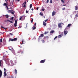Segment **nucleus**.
Wrapping results in <instances>:
<instances>
[{"instance_id": "obj_34", "label": "nucleus", "mask_w": 78, "mask_h": 78, "mask_svg": "<svg viewBox=\"0 0 78 78\" xmlns=\"http://www.w3.org/2000/svg\"><path fill=\"white\" fill-rule=\"evenodd\" d=\"M50 3H52V0H50Z\"/></svg>"}, {"instance_id": "obj_57", "label": "nucleus", "mask_w": 78, "mask_h": 78, "mask_svg": "<svg viewBox=\"0 0 78 78\" xmlns=\"http://www.w3.org/2000/svg\"><path fill=\"white\" fill-rule=\"evenodd\" d=\"M23 44V43H21V45H22V44Z\"/></svg>"}, {"instance_id": "obj_27", "label": "nucleus", "mask_w": 78, "mask_h": 78, "mask_svg": "<svg viewBox=\"0 0 78 78\" xmlns=\"http://www.w3.org/2000/svg\"><path fill=\"white\" fill-rule=\"evenodd\" d=\"M15 23L17 24V20H15Z\"/></svg>"}, {"instance_id": "obj_26", "label": "nucleus", "mask_w": 78, "mask_h": 78, "mask_svg": "<svg viewBox=\"0 0 78 78\" xmlns=\"http://www.w3.org/2000/svg\"><path fill=\"white\" fill-rule=\"evenodd\" d=\"M40 15H41V16H43V13H42L41 12H40Z\"/></svg>"}, {"instance_id": "obj_20", "label": "nucleus", "mask_w": 78, "mask_h": 78, "mask_svg": "<svg viewBox=\"0 0 78 78\" xmlns=\"http://www.w3.org/2000/svg\"><path fill=\"white\" fill-rule=\"evenodd\" d=\"M4 59H6V56H4L3 57Z\"/></svg>"}, {"instance_id": "obj_59", "label": "nucleus", "mask_w": 78, "mask_h": 78, "mask_svg": "<svg viewBox=\"0 0 78 78\" xmlns=\"http://www.w3.org/2000/svg\"><path fill=\"white\" fill-rule=\"evenodd\" d=\"M46 37H48V36H47Z\"/></svg>"}, {"instance_id": "obj_42", "label": "nucleus", "mask_w": 78, "mask_h": 78, "mask_svg": "<svg viewBox=\"0 0 78 78\" xmlns=\"http://www.w3.org/2000/svg\"><path fill=\"white\" fill-rule=\"evenodd\" d=\"M42 11H45V9H42Z\"/></svg>"}, {"instance_id": "obj_3", "label": "nucleus", "mask_w": 78, "mask_h": 78, "mask_svg": "<svg viewBox=\"0 0 78 78\" xmlns=\"http://www.w3.org/2000/svg\"><path fill=\"white\" fill-rule=\"evenodd\" d=\"M26 1H25L24 2V3L23 4V8H25L26 7Z\"/></svg>"}, {"instance_id": "obj_4", "label": "nucleus", "mask_w": 78, "mask_h": 78, "mask_svg": "<svg viewBox=\"0 0 78 78\" xmlns=\"http://www.w3.org/2000/svg\"><path fill=\"white\" fill-rule=\"evenodd\" d=\"M44 36V34H41L40 35V36H39L38 39L41 38V37H43Z\"/></svg>"}, {"instance_id": "obj_45", "label": "nucleus", "mask_w": 78, "mask_h": 78, "mask_svg": "<svg viewBox=\"0 0 78 78\" xmlns=\"http://www.w3.org/2000/svg\"><path fill=\"white\" fill-rule=\"evenodd\" d=\"M4 70L5 71V72H6V69L4 68Z\"/></svg>"}, {"instance_id": "obj_61", "label": "nucleus", "mask_w": 78, "mask_h": 78, "mask_svg": "<svg viewBox=\"0 0 78 78\" xmlns=\"http://www.w3.org/2000/svg\"><path fill=\"white\" fill-rule=\"evenodd\" d=\"M1 42H0V45H1V43H0Z\"/></svg>"}, {"instance_id": "obj_11", "label": "nucleus", "mask_w": 78, "mask_h": 78, "mask_svg": "<svg viewBox=\"0 0 78 78\" xmlns=\"http://www.w3.org/2000/svg\"><path fill=\"white\" fill-rule=\"evenodd\" d=\"M43 25L44 26H46V25H47V24H46V23L45 22H44V21L43 22Z\"/></svg>"}, {"instance_id": "obj_63", "label": "nucleus", "mask_w": 78, "mask_h": 78, "mask_svg": "<svg viewBox=\"0 0 78 78\" xmlns=\"http://www.w3.org/2000/svg\"><path fill=\"white\" fill-rule=\"evenodd\" d=\"M20 47V48H22V46H21Z\"/></svg>"}, {"instance_id": "obj_22", "label": "nucleus", "mask_w": 78, "mask_h": 78, "mask_svg": "<svg viewBox=\"0 0 78 78\" xmlns=\"http://www.w3.org/2000/svg\"><path fill=\"white\" fill-rule=\"evenodd\" d=\"M22 16H20V18L19 19L20 20H22Z\"/></svg>"}, {"instance_id": "obj_29", "label": "nucleus", "mask_w": 78, "mask_h": 78, "mask_svg": "<svg viewBox=\"0 0 78 78\" xmlns=\"http://www.w3.org/2000/svg\"><path fill=\"white\" fill-rule=\"evenodd\" d=\"M42 43H44L45 42V41L44 40H41Z\"/></svg>"}, {"instance_id": "obj_49", "label": "nucleus", "mask_w": 78, "mask_h": 78, "mask_svg": "<svg viewBox=\"0 0 78 78\" xmlns=\"http://www.w3.org/2000/svg\"><path fill=\"white\" fill-rule=\"evenodd\" d=\"M37 10H38V9H39V7H37Z\"/></svg>"}, {"instance_id": "obj_6", "label": "nucleus", "mask_w": 78, "mask_h": 78, "mask_svg": "<svg viewBox=\"0 0 78 78\" xmlns=\"http://www.w3.org/2000/svg\"><path fill=\"white\" fill-rule=\"evenodd\" d=\"M55 14H56V12H55V11H53L52 13V16H54Z\"/></svg>"}, {"instance_id": "obj_8", "label": "nucleus", "mask_w": 78, "mask_h": 78, "mask_svg": "<svg viewBox=\"0 0 78 78\" xmlns=\"http://www.w3.org/2000/svg\"><path fill=\"white\" fill-rule=\"evenodd\" d=\"M2 71L0 69V77H2Z\"/></svg>"}, {"instance_id": "obj_39", "label": "nucleus", "mask_w": 78, "mask_h": 78, "mask_svg": "<svg viewBox=\"0 0 78 78\" xmlns=\"http://www.w3.org/2000/svg\"><path fill=\"white\" fill-rule=\"evenodd\" d=\"M66 9V8H63L62 9V10H65V9Z\"/></svg>"}, {"instance_id": "obj_15", "label": "nucleus", "mask_w": 78, "mask_h": 78, "mask_svg": "<svg viewBox=\"0 0 78 78\" xmlns=\"http://www.w3.org/2000/svg\"><path fill=\"white\" fill-rule=\"evenodd\" d=\"M54 32H55V31H54V30H51L50 32V34L51 33H54Z\"/></svg>"}, {"instance_id": "obj_25", "label": "nucleus", "mask_w": 78, "mask_h": 78, "mask_svg": "<svg viewBox=\"0 0 78 78\" xmlns=\"http://www.w3.org/2000/svg\"><path fill=\"white\" fill-rule=\"evenodd\" d=\"M48 33V32H44V34H47Z\"/></svg>"}, {"instance_id": "obj_5", "label": "nucleus", "mask_w": 78, "mask_h": 78, "mask_svg": "<svg viewBox=\"0 0 78 78\" xmlns=\"http://www.w3.org/2000/svg\"><path fill=\"white\" fill-rule=\"evenodd\" d=\"M45 59H44V60H42L40 61V63H44L45 62Z\"/></svg>"}, {"instance_id": "obj_24", "label": "nucleus", "mask_w": 78, "mask_h": 78, "mask_svg": "<svg viewBox=\"0 0 78 78\" xmlns=\"http://www.w3.org/2000/svg\"><path fill=\"white\" fill-rule=\"evenodd\" d=\"M2 38H1L0 39V42H2Z\"/></svg>"}, {"instance_id": "obj_64", "label": "nucleus", "mask_w": 78, "mask_h": 78, "mask_svg": "<svg viewBox=\"0 0 78 78\" xmlns=\"http://www.w3.org/2000/svg\"><path fill=\"white\" fill-rule=\"evenodd\" d=\"M18 28H19V27H18Z\"/></svg>"}, {"instance_id": "obj_19", "label": "nucleus", "mask_w": 78, "mask_h": 78, "mask_svg": "<svg viewBox=\"0 0 78 78\" xmlns=\"http://www.w3.org/2000/svg\"><path fill=\"white\" fill-rule=\"evenodd\" d=\"M14 26H15V27H17V24L14 23Z\"/></svg>"}, {"instance_id": "obj_50", "label": "nucleus", "mask_w": 78, "mask_h": 78, "mask_svg": "<svg viewBox=\"0 0 78 78\" xmlns=\"http://www.w3.org/2000/svg\"><path fill=\"white\" fill-rule=\"evenodd\" d=\"M34 25H35V26H36V23H35L34 24Z\"/></svg>"}, {"instance_id": "obj_40", "label": "nucleus", "mask_w": 78, "mask_h": 78, "mask_svg": "<svg viewBox=\"0 0 78 78\" xmlns=\"http://www.w3.org/2000/svg\"><path fill=\"white\" fill-rule=\"evenodd\" d=\"M11 13L12 14H14V12H11Z\"/></svg>"}, {"instance_id": "obj_7", "label": "nucleus", "mask_w": 78, "mask_h": 78, "mask_svg": "<svg viewBox=\"0 0 78 78\" xmlns=\"http://www.w3.org/2000/svg\"><path fill=\"white\" fill-rule=\"evenodd\" d=\"M64 34L66 35V34H67V33H68V31H67V30H64Z\"/></svg>"}, {"instance_id": "obj_32", "label": "nucleus", "mask_w": 78, "mask_h": 78, "mask_svg": "<svg viewBox=\"0 0 78 78\" xmlns=\"http://www.w3.org/2000/svg\"><path fill=\"white\" fill-rule=\"evenodd\" d=\"M57 37H58L57 36H56L55 38H54V40H55L56 39V38H57Z\"/></svg>"}, {"instance_id": "obj_47", "label": "nucleus", "mask_w": 78, "mask_h": 78, "mask_svg": "<svg viewBox=\"0 0 78 78\" xmlns=\"http://www.w3.org/2000/svg\"><path fill=\"white\" fill-rule=\"evenodd\" d=\"M26 12L27 13H28V11H27V10H26Z\"/></svg>"}, {"instance_id": "obj_60", "label": "nucleus", "mask_w": 78, "mask_h": 78, "mask_svg": "<svg viewBox=\"0 0 78 78\" xmlns=\"http://www.w3.org/2000/svg\"><path fill=\"white\" fill-rule=\"evenodd\" d=\"M63 0H61V2H62V1H63Z\"/></svg>"}, {"instance_id": "obj_51", "label": "nucleus", "mask_w": 78, "mask_h": 78, "mask_svg": "<svg viewBox=\"0 0 78 78\" xmlns=\"http://www.w3.org/2000/svg\"><path fill=\"white\" fill-rule=\"evenodd\" d=\"M22 43H23V41L22 40Z\"/></svg>"}, {"instance_id": "obj_53", "label": "nucleus", "mask_w": 78, "mask_h": 78, "mask_svg": "<svg viewBox=\"0 0 78 78\" xmlns=\"http://www.w3.org/2000/svg\"><path fill=\"white\" fill-rule=\"evenodd\" d=\"M7 20V21H8L9 22V21H10V20Z\"/></svg>"}, {"instance_id": "obj_1", "label": "nucleus", "mask_w": 78, "mask_h": 78, "mask_svg": "<svg viewBox=\"0 0 78 78\" xmlns=\"http://www.w3.org/2000/svg\"><path fill=\"white\" fill-rule=\"evenodd\" d=\"M11 38L9 39V42H10V41H17V38H14V39H10Z\"/></svg>"}, {"instance_id": "obj_58", "label": "nucleus", "mask_w": 78, "mask_h": 78, "mask_svg": "<svg viewBox=\"0 0 78 78\" xmlns=\"http://www.w3.org/2000/svg\"><path fill=\"white\" fill-rule=\"evenodd\" d=\"M20 0H18L17 1L18 2H19V1H20Z\"/></svg>"}, {"instance_id": "obj_43", "label": "nucleus", "mask_w": 78, "mask_h": 78, "mask_svg": "<svg viewBox=\"0 0 78 78\" xmlns=\"http://www.w3.org/2000/svg\"><path fill=\"white\" fill-rule=\"evenodd\" d=\"M75 16H76V17H78V15H77V14Z\"/></svg>"}, {"instance_id": "obj_38", "label": "nucleus", "mask_w": 78, "mask_h": 78, "mask_svg": "<svg viewBox=\"0 0 78 78\" xmlns=\"http://www.w3.org/2000/svg\"><path fill=\"white\" fill-rule=\"evenodd\" d=\"M62 3H64L65 2L63 0V1H62Z\"/></svg>"}, {"instance_id": "obj_21", "label": "nucleus", "mask_w": 78, "mask_h": 78, "mask_svg": "<svg viewBox=\"0 0 78 78\" xmlns=\"http://www.w3.org/2000/svg\"><path fill=\"white\" fill-rule=\"evenodd\" d=\"M13 19H14V17H12L11 18H10V20H13Z\"/></svg>"}, {"instance_id": "obj_16", "label": "nucleus", "mask_w": 78, "mask_h": 78, "mask_svg": "<svg viewBox=\"0 0 78 78\" xmlns=\"http://www.w3.org/2000/svg\"><path fill=\"white\" fill-rule=\"evenodd\" d=\"M15 74H16L17 73V69H15Z\"/></svg>"}, {"instance_id": "obj_48", "label": "nucleus", "mask_w": 78, "mask_h": 78, "mask_svg": "<svg viewBox=\"0 0 78 78\" xmlns=\"http://www.w3.org/2000/svg\"><path fill=\"white\" fill-rule=\"evenodd\" d=\"M5 2H6V3H7V2H8V0H5Z\"/></svg>"}, {"instance_id": "obj_12", "label": "nucleus", "mask_w": 78, "mask_h": 78, "mask_svg": "<svg viewBox=\"0 0 78 78\" xmlns=\"http://www.w3.org/2000/svg\"><path fill=\"white\" fill-rule=\"evenodd\" d=\"M5 16V17L7 18L8 19V17H9V15H4Z\"/></svg>"}, {"instance_id": "obj_28", "label": "nucleus", "mask_w": 78, "mask_h": 78, "mask_svg": "<svg viewBox=\"0 0 78 78\" xmlns=\"http://www.w3.org/2000/svg\"><path fill=\"white\" fill-rule=\"evenodd\" d=\"M31 19L32 20H31V23H33V19L32 18Z\"/></svg>"}, {"instance_id": "obj_54", "label": "nucleus", "mask_w": 78, "mask_h": 78, "mask_svg": "<svg viewBox=\"0 0 78 78\" xmlns=\"http://www.w3.org/2000/svg\"><path fill=\"white\" fill-rule=\"evenodd\" d=\"M31 10H34V9H33V8H32Z\"/></svg>"}, {"instance_id": "obj_41", "label": "nucleus", "mask_w": 78, "mask_h": 78, "mask_svg": "<svg viewBox=\"0 0 78 78\" xmlns=\"http://www.w3.org/2000/svg\"><path fill=\"white\" fill-rule=\"evenodd\" d=\"M49 2V0H48L46 2V3H48Z\"/></svg>"}, {"instance_id": "obj_55", "label": "nucleus", "mask_w": 78, "mask_h": 78, "mask_svg": "<svg viewBox=\"0 0 78 78\" xmlns=\"http://www.w3.org/2000/svg\"><path fill=\"white\" fill-rule=\"evenodd\" d=\"M10 50H11V51L12 50L10 49V48L9 49Z\"/></svg>"}, {"instance_id": "obj_44", "label": "nucleus", "mask_w": 78, "mask_h": 78, "mask_svg": "<svg viewBox=\"0 0 78 78\" xmlns=\"http://www.w3.org/2000/svg\"><path fill=\"white\" fill-rule=\"evenodd\" d=\"M10 35H11V36H12L13 34H12V33H10Z\"/></svg>"}, {"instance_id": "obj_10", "label": "nucleus", "mask_w": 78, "mask_h": 78, "mask_svg": "<svg viewBox=\"0 0 78 78\" xmlns=\"http://www.w3.org/2000/svg\"><path fill=\"white\" fill-rule=\"evenodd\" d=\"M25 17L24 16H22V20H25Z\"/></svg>"}, {"instance_id": "obj_2", "label": "nucleus", "mask_w": 78, "mask_h": 78, "mask_svg": "<svg viewBox=\"0 0 78 78\" xmlns=\"http://www.w3.org/2000/svg\"><path fill=\"white\" fill-rule=\"evenodd\" d=\"M61 24H63V25H64V24L63 23H60L58 24V27L60 28H62V26H61Z\"/></svg>"}, {"instance_id": "obj_13", "label": "nucleus", "mask_w": 78, "mask_h": 78, "mask_svg": "<svg viewBox=\"0 0 78 78\" xmlns=\"http://www.w3.org/2000/svg\"><path fill=\"white\" fill-rule=\"evenodd\" d=\"M8 5V3H5L4 4H3V6H7Z\"/></svg>"}, {"instance_id": "obj_30", "label": "nucleus", "mask_w": 78, "mask_h": 78, "mask_svg": "<svg viewBox=\"0 0 78 78\" xmlns=\"http://www.w3.org/2000/svg\"><path fill=\"white\" fill-rule=\"evenodd\" d=\"M9 22L10 23H13V22H12V21H9Z\"/></svg>"}, {"instance_id": "obj_37", "label": "nucleus", "mask_w": 78, "mask_h": 78, "mask_svg": "<svg viewBox=\"0 0 78 78\" xmlns=\"http://www.w3.org/2000/svg\"><path fill=\"white\" fill-rule=\"evenodd\" d=\"M6 6V7L7 8V9H9V8H8V7L7 5Z\"/></svg>"}, {"instance_id": "obj_9", "label": "nucleus", "mask_w": 78, "mask_h": 78, "mask_svg": "<svg viewBox=\"0 0 78 78\" xmlns=\"http://www.w3.org/2000/svg\"><path fill=\"white\" fill-rule=\"evenodd\" d=\"M4 76H6L7 74L6 73V71H5L4 73Z\"/></svg>"}, {"instance_id": "obj_35", "label": "nucleus", "mask_w": 78, "mask_h": 78, "mask_svg": "<svg viewBox=\"0 0 78 78\" xmlns=\"http://www.w3.org/2000/svg\"><path fill=\"white\" fill-rule=\"evenodd\" d=\"M48 20V19H47L46 20H45V21L44 22L45 23V22H47V21Z\"/></svg>"}, {"instance_id": "obj_33", "label": "nucleus", "mask_w": 78, "mask_h": 78, "mask_svg": "<svg viewBox=\"0 0 78 78\" xmlns=\"http://www.w3.org/2000/svg\"><path fill=\"white\" fill-rule=\"evenodd\" d=\"M1 62H2V60L0 61V67L1 66Z\"/></svg>"}, {"instance_id": "obj_62", "label": "nucleus", "mask_w": 78, "mask_h": 78, "mask_svg": "<svg viewBox=\"0 0 78 78\" xmlns=\"http://www.w3.org/2000/svg\"><path fill=\"white\" fill-rule=\"evenodd\" d=\"M13 2H14V0H13Z\"/></svg>"}, {"instance_id": "obj_46", "label": "nucleus", "mask_w": 78, "mask_h": 78, "mask_svg": "<svg viewBox=\"0 0 78 78\" xmlns=\"http://www.w3.org/2000/svg\"><path fill=\"white\" fill-rule=\"evenodd\" d=\"M10 62H11V63H12H12L13 62H12V60L10 61Z\"/></svg>"}, {"instance_id": "obj_17", "label": "nucleus", "mask_w": 78, "mask_h": 78, "mask_svg": "<svg viewBox=\"0 0 78 78\" xmlns=\"http://www.w3.org/2000/svg\"><path fill=\"white\" fill-rule=\"evenodd\" d=\"M67 27H68L69 28H70V27H71V24H68Z\"/></svg>"}, {"instance_id": "obj_56", "label": "nucleus", "mask_w": 78, "mask_h": 78, "mask_svg": "<svg viewBox=\"0 0 78 78\" xmlns=\"http://www.w3.org/2000/svg\"><path fill=\"white\" fill-rule=\"evenodd\" d=\"M44 39H45V38H46V37H44Z\"/></svg>"}, {"instance_id": "obj_52", "label": "nucleus", "mask_w": 78, "mask_h": 78, "mask_svg": "<svg viewBox=\"0 0 78 78\" xmlns=\"http://www.w3.org/2000/svg\"><path fill=\"white\" fill-rule=\"evenodd\" d=\"M63 6H66V5H63Z\"/></svg>"}, {"instance_id": "obj_31", "label": "nucleus", "mask_w": 78, "mask_h": 78, "mask_svg": "<svg viewBox=\"0 0 78 78\" xmlns=\"http://www.w3.org/2000/svg\"><path fill=\"white\" fill-rule=\"evenodd\" d=\"M36 29V27L34 26V27L33 28V30H35Z\"/></svg>"}, {"instance_id": "obj_18", "label": "nucleus", "mask_w": 78, "mask_h": 78, "mask_svg": "<svg viewBox=\"0 0 78 78\" xmlns=\"http://www.w3.org/2000/svg\"><path fill=\"white\" fill-rule=\"evenodd\" d=\"M32 6H33L32 5V4H30V8H31Z\"/></svg>"}, {"instance_id": "obj_23", "label": "nucleus", "mask_w": 78, "mask_h": 78, "mask_svg": "<svg viewBox=\"0 0 78 78\" xmlns=\"http://www.w3.org/2000/svg\"><path fill=\"white\" fill-rule=\"evenodd\" d=\"M78 9V7L77 6H75V10H76Z\"/></svg>"}, {"instance_id": "obj_36", "label": "nucleus", "mask_w": 78, "mask_h": 78, "mask_svg": "<svg viewBox=\"0 0 78 78\" xmlns=\"http://www.w3.org/2000/svg\"><path fill=\"white\" fill-rule=\"evenodd\" d=\"M1 27L2 28H4V29H5V28L4 27H3V26H1Z\"/></svg>"}, {"instance_id": "obj_14", "label": "nucleus", "mask_w": 78, "mask_h": 78, "mask_svg": "<svg viewBox=\"0 0 78 78\" xmlns=\"http://www.w3.org/2000/svg\"><path fill=\"white\" fill-rule=\"evenodd\" d=\"M62 36V35H61L60 34L58 36V38H61Z\"/></svg>"}]
</instances>
